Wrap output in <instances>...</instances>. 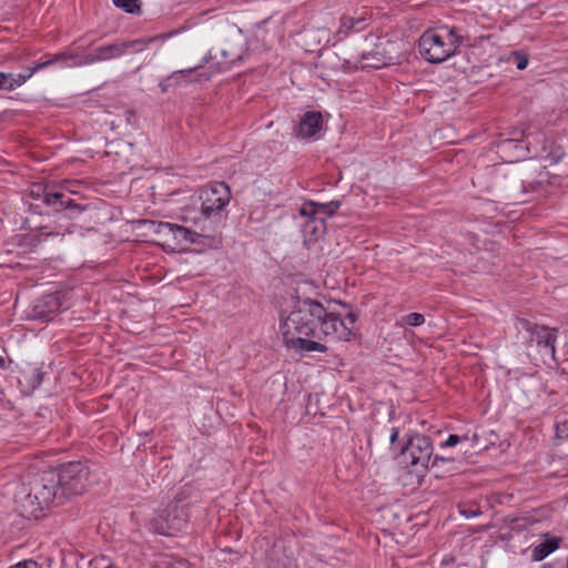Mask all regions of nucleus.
Here are the masks:
<instances>
[{"instance_id": "11", "label": "nucleus", "mask_w": 568, "mask_h": 568, "mask_svg": "<svg viewBox=\"0 0 568 568\" xmlns=\"http://www.w3.org/2000/svg\"><path fill=\"white\" fill-rule=\"evenodd\" d=\"M154 233L164 237H171L175 245L199 243L201 234L194 230L170 222H159L154 226Z\"/></svg>"}, {"instance_id": "10", "label": "nucleus", "mask_w": 568, "mask_h": 568, "mask_svg": "<svg viewBox=\"0 0 568 568\" xmlns=\"http://www.w3.org/2000/svg\"><path fill=\"white\" fill-rule=\"evenodd\" d=\"M520 326L528 334L529 341L535 342L540 347L545 355L555 357V344L557 339V329L549 328L544 325L531 323L527 320H521Z\"/></svg>"}, {"instance_id": "4", "label": "nucleus", "mask_w": 568, "mask_h": 568, "mask_svg": "<svg viewBox=\"0 0 568 568\" xmlns=\"http://www.w3.org/2000/svg\"><path fill=\"white\" fill-rule=\"evenodd\" d=\"M365 49L354 62L355 69H379L398 63L402 57V43L387 37L369 34L365 37Z\"/></svg>"}, {"instance_id": "18", "label": "nucleus", "mask_w": 568, "mask_h": 568, "mask_svg": "<svg viewBox=\"0 0 568 568\" xmlns=\"http://www.w3.org/2000/svg\"><path fill=\"white\" fill-rule=\"evenodd\" d=\"M560 538L547 537L538 544L530 546V557L534 561H541L552 552H555L560 545Z\"/></svg>"}, {"instance_id": "1", "label": "nucleus", "mask_w": 568, "mask_h": 568, "mask_svg": "<svg viewBox=\"0 0 568 568\" xmlns=\"http://www.w3.org/2000/svg\"><path fill=\"white\" fill-rule=\"evenodd\" d=\"M342 310L326 308L317 301L297 300L283 312L278 332L283 345L297 355L327 353L326 342H349L356 336L357 315L347 304Z\"/></svg>"}, {"instance_id": "24", "label": "nucleus", "mask_w": 568, "mask_h": 568, "mask_svg": "<svg viewBox=\"0 0 568 568\" xmlns=\"http://www.w3.org/2000/svg\"><path fill=\"white\" fill-rule=\"evenodd\" d=\"M399 437V430L397 427H392L390 428V433H389V444H390V450L395 454V455H398V454H402V450L404 449V447H396V442Z\"/></svg>"}, {"instance_id": "21", "label": "nucleus", "mask_w": 568, "mask_h": 568, "mask_svg": "<svg viewBox=\"0 0 568 568\" xmlns=\"http://www.w3.org/2000/svg\"><path fill=\"white\" fill-rule=\"evenodd\" d=\"M113 4L126 13H139L141 4L139 0H112Z\"/></svg>"}, {"instance_id": "23", "label": "nucleus", "mask_w": 568, "mask_h": 568, "mask_svg": "<svg viewBox=\"0 0 568 568\" xmlns=\"http://www.w3.org/2000/svg\"><path fill=\"white\" fill-rule=\"evenodd\" d=\"M511 148H516V149L520 148L521 150L526 149L529 152L531 149V142L527 141V143L525 145H523V142H519L515 139H508V140L501 141L498 145V149L500 152H506V151L510 150Z\"/></svg>"}, {"instance_id": "6", "label": "nucleus", "mask_w": 568, "mask_h": 568, "mask_svg": "<svg viewBox=\"0 0 568 568\" xmlns=\"http://www.w3.org/2000/svg\"><path fill=\"white\" fill-rule=\"evenodd\" d=\"M201 212L206 219H221L231 201V190L224 182H213L200 191Z\"/></svg>"}, {"instance_id": "36", "label": "nucleus", "mask_w": 568, "mask_h": 568, "mask_svg": "<svg viewBox=\"0 0 568 568\" xmlns=\"http://www.w3.org/2000/svg\"><path fill=\"white\" fill-rule=\"evenodd\" d=\"M221 54H222L223 57H226V51H225V50H222V51H221Z\"/></svg>"}, {"instance_id": "12", "label": "nucleus", "mask_w": 568, "mask_h": 568, "mask_svg": "<svg viewBox=\"0 0 568 568\" xmlns=\"http://www.w3.org/2000/svg\"><path fill=\"white\" fill-rule=\"evenodd\" d=\"M54 63L55 60L53 58L45 61L37 62L33 67L26 68L20 73L0 72V90L13 91L17 88L23 85L37 71L42 70Z\"/></svg>"}, {"instance_id": "33", "label": "nucleus", "mask_w": 568, "mask_h": 568, "mask_svg": "<svg viewBox=\"0 0 568 568\" xmlns=\"http://www.w3.org/2000/svg\"><path fill=\"white\" fill-rule=\"evenodd\" d=\"M201 80H209L211 78V74H199Z\"/></svg>"}, {"instance_id": "34", "label": "nucleus", "mask_w": 568, "mask_h": 568, "mask_svg": "<svg viewBox=\"0 0 568 568\" xmlns=\"http://www.w3.org/2000/svg\"><path fill=\"white\" fill-rule=\"evenodd\" d=\"M3 365H4V361L2 357H0V367H3Z\"/></svg>"}, {"instance_id": "31", "label": "nucleus", "mask_w": 568, "mask_h": 568, "mask_svg": "<svg viewBox=\"0 0 568 568\" xmlns=\"http://www.w3.org/2000/svg\"><path fill=\"white\" fill-rule=\"evenodd\" d=\"M231 64H232V63L224 62L223 64H221V65L217 68L216 72H222V71H224V70L229 69V68L231 67Z\"/></svg>"}, {"instance_id": "25", "label": "nucleus", "mask_w": 568, "mask_h": 568, "mask_svg": "<svg viewBox=\"0 0 568 568\" xmlns=\"http://www.w3.org/2000/svg\"><path fill=\"white\" fill-rule=\"evenodd\" d=\"M8 568H42V566L34 559H23Z\"/></svg>"}, {"instance_id": "7", "label": "nucleus", "mask_w": 568, "mask_h": 568, "mask_svg": "<svg viewBox=\"0 0 568 568\" xmlns=\"http://www.w3.org/2000/svg\"><path fill=\"white\" fill-rule=\"evenodd\" d=\"M123 55L121 42H114L95 48L91 53H62L54 57L55 63L60 62L62 67L74 68L106 60L116 59Z\"/></svg>"}, {"instance_id": "16", "label": "nucleus", "mask_w": 568, "mask_h": 568, "mask_svg": "<svg viewBox=\"0 0 568 568\" xmlns=\"http://www.w3.org/2000/svg\"><path fill=\"white\" fill-rule=\"evenodd\" d=\"M176 33H178L176 31H171V32L161 33V34H158V36H154V37L141 38V39H135V40H130V41H122L121 45H122V49H123V55L125 53H139V52H142L152 42L158 41V40H166V39L173 37Z\"/></svg>"}, {"instance_id": "13", "label": "nucleus", "mask_w": 568, "mask_h": 568, "mask_svg": "<svg viewBox=\"0 0 568 568\" xmlns=\"http://www.w3.org/2000/svg\"><path fill=\"white\" fill-rule=\"evenodd\" d=\"M29 194L32 199L41 200L44 205L50 206L55 211L69 207L72 204V200L70 197H65V195L60 192H48L47 187L41 183L32 184Z\"/></svg>"}, {"instance_id": "15", "label": "nucleus", "mask_w": 568, "mask_h": 568, "mask_svg": "<svg viewBox=\"0 0 568 568\" xmlns=\"http://www.w3.org/2000/svg\"><path fill=\"white\" fill-rule=\"evenodd\" d=\"M322 128V115L320 112H306L297 128V135L304 139L314 136Z\"/></svg>"}, {"instance_id": "9", "label": "nucleus", "mask_w": 568, "mask_h": 568, "mask_svg": "<svg viewBox=\"0 0 568 568\" xmlns=\"http://www.w3.org/2000/svg\"><path fill=\"white\" fill-rule=\"evenodd\" d=\"M433 450V444L427 436L415 434L410 436L404 446L402 455H404L405 460L413 468L417 470H426L432 460Z\"/></svg>"}, {"instance_id": "30", "label": "nucleus", "mask_w": 568, "mask_h": 568, "mask_svg": "<svg viewBox=\"0 0 568 568\" xmlns=\"http://www.w3.org/2000/svg\"><path fill=\"white\" fill-rule=\"evenodd\" d=\"M433 458V462H432V465L435 466L437 465L439 462L444 463L446 462L447 459L442 457V456H438V455H435Z\"/></svg>"}, {"instance_id": "2", "label": "nucleus", "mask_w": 568, "mask_h": 568, "mask_svg": "<svg viewBox=\"0 0 568 568\" xmlns=\"http://www.w3.org/2000/svg\"><path fill=\"white\" fill-rule=\"evenodd\" d=\"M463 38L455 27L439 26L423 32L418 40L420 57L429 63H442L457 52Z\"/></svg>"}, {"instance_id": "26", "label": "nucleus", "mask_w": 568, "mask_h": 568, "mask_svg": "<svg viewBox=\"0 0 568 568\" xmlns=\"http://www.w3.org/2000/svg\"><path fill=\"white\" fill-rule=\"evenodd\" d=\"M514 61L518 70H524L528 65V57L519 52L514 53Z\"/></svg>"}, {"instance_id": "14", "label": "nucleus", "mask_w": 568, "mask_h": 568, "mask_svg": "<svg viewBox=\"0 0 568 568\" xmlns=\"http://www.w3.org/2000/svg\"><path fill=\"white\" fill-rule=\"evenodd\" d=\"M62 307L63 304L59 294H47L34 303L32 312L34 318L51 321L61 312Z\"/></svg>"}, {"instance_id": "28", "label": "nucleus", "mask_w": 568, "mask_h": 568, "mask_svg": "<svg viewBox=\"0 0 568 568\" xmlns=\"http://www.w3.org/2000/svg\"><path fill=\"white\" fill-rule=\"evenodd\" d=\"M556 435L558 438H568V419L557 425Z\"/></svg>"}, {"instance_id": "27", "label": "nucleus", "mask_w": 568, "mask_h": 568, "mask_svg": "<svg viewBox=\"0 0 568 568\" xmlns=\"http://www.w3.org/2000/svg\"><path fill=\"white\" fill-rule=\"evenodd\" d=\"M460 442H462L460 436L452 434L448 436V438L445 442L440 443L439 446H440V448L455 447Z\"/></svg>"}, {"instance_id": "20", "label": "nucleus", "mask_w": 568, "mask_h": 568, "mask_svg": "<svg viewBox=\"0 0 568 568\" xmlns=\"http://www.w3.org/2000/svg\"><path fill=\"white\" fill-rule=\"evenodd\" d=\"M366 27L365 18L343 17L337 31L339 39L347 37L351 32H359Z\"/></svg>"}, {"instance_id": "32", "label": "nucleus", "mask_w": 568, "mask_h": 568, "mask_svg": "<svg viewBox=\"0 0 568 568\" xmlns=\"http://www.w3.org/2000/svg\"><path fill=\"white\" fill-rule=\"evenodd\" d=\"M465 518H473L476 517L478 514L475 511H463L462 513Z\"/></svg>"}, {"instance_id": "22", "label": "nucleus", "mask_w": 568, "mask_h": 568, "mask_svg": "<svg viewBox=\"0 0 568 568\" xmlns=\"http://www.w3.org/2000/svg\"><path fill=\"white\" fill-rule=\"evenodd\" d=\"M425 323V316L420 313H409L400 318V326L417 327Z\"/></svg>"}, {"instance_id": "3", "label": "nucleus", "mask_w": 568, "mask_h": 568, "mask_svg": "<svg viewBox=\"0 0 568 568\" xmlns=\"http://www.w3.org/2000/svg\"><path fill=\"white\" fill-rule=\"evenodd\" d=\"M59 491L55 471H45L32 483L28 493L24 485H21V491L17 493L14 498L28 516L37 518L53 504Z\"/></svg>"}, {"instance_id": "5", "label": "nucleus", "mask_w": 568, "mask_h": 568, "mask_svg": "<svg viewBox=\"0 0 568 568\" xmlns=\"http://www.w3.org/2000/svg\"><path fill=\"white\" fill-rule=\"evenodd\" d=\"M341 206L337 201L317 203L314 201L304 202L300 209V215L306 219L302 231L310 240L317 239L324 229V222L332 216Z\"/></svg>"}, {"instance_id": "17", "label": "nucleus", "mask_w": 568, "mask_h": 568, "mask_svg": "<svg viewBox=\"0 0 568 568\" xmlns=\"http://www.w3.org/2000/svg\"><path fill=\"white\" fill-rule=\"evenodd\" d=\"M172 509L175 513L172 518L170 514H168L163 519L164 523H161L160 525L150 523L149 529L161 535H169L171 530H180L184 521L183 514L182 511H179L178 505H173Z\"/></svg>"}, {"instance_id": "29", "label": "nucleus", "mask_w": 568, "mask_h": 568, "mask_svg": "<svg viewBox=\"0 0 568 568\" xmlns=\"http://www.w3.org/2000/svg\"><path fill=\"white\" fill-rule=\"evenodd\" d=\"M197 69L199 68H191V69H183V70L175 71L171 74L170 79L178 80L179 78L186 77L187 74H191V73L197 71Z\"/></svg>"}, {"instance_id": "19", "label": "nucleus", "mask_w": 568, "mask_h": 568, "mask_svg": "<svg viewBox=\"0 0 568 568\" xmlns=\"http://www.w3.org/2000/svg\"><path fill=\"white\" fill-rule=\"evenodd\" d=\"M523 190L525 193L528 192H540L544 190L545 185L552 184L550 181L549 172L546 170H539L537 176L535 179H524L521 181Z\"/></svg>"}, {"instance_id": "35", "label": "nucleus", "mask_w": 568, "mask_h": 568, "mask_svg": "<svg viewBox=\"0 0 568 568\" xmlns=\"http://www.w3.org/2000/svg\"><path fill=\"white\" fill-rule=\"evenodd\" d=\"M104 568H115L113 564L106 565Z\"/></svg>"}, {"instance_id": "8", "label": "nucleus", "mask_w": 568, "mask_h": 568, "mask_svg": "<svg viewBox=\"0 0 568 568\" xmlns=\"http://www.w3.org/2000/svg\"><path fill=\"white\" fill-rule=\"evenodd\" d=\"M61 495H80L89 484V469L80 462L69 463L55 473Z\"/></svg>"}]
</instances>
